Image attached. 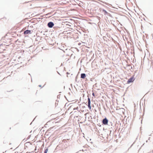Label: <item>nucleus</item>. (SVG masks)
<instances>
[{
  "mask_svg": "<svg viewBox=\"0 0 153 153\" xmlns=\"http://www.w3.org/2000/svg\"><path fill=\"white\" fill-rule=\"evenodd\" d=\"M134 80V79L133 77H131L128 79L127 82V83L129 84L130 82H133Z\"/></svg>",
  "mask_w": 153,
  "mask_h": 153,
  "instance_id": "2",
  "label": "nucleus"
},
{
  "mask_svg": "<svg viewBox=\"0 0 153 153\" xmlns=\"http://www.w3.org/2000/svg\"><path fill=\"white\" fill-rule=\"evenodd\" d=\"M92 94L93 96H94V93H93Z\"/></svg>",
  "mask_w": 153,
  "mask_h": 153,
  "instance_id": "14",
  "label": "nucleus"
},
{
  "mask_svg": "<svg viewBox=\"0 0 153 153\" xmlns=\"http://www.w3.org/2000/svg\"><path fill=\"white\" fill-rule=\"evenodd\" d=\"M56 103H55L56 106Z\"/></svg>",
  "mask_w": 153,
  "mask_h": 153,
  "instance_id": "17",
  "label": "nucleus"
},
{
  "mask_svg": "<svg viewBox=\"0 0 153 153\" xmlns=\"http://www.w3.org/2000/svg\"><path fill=\"white\" fill-rule=\"evenodd\" d=\"M57 122H56L55 123H57Z\"/></svg>",
  "mask_w": 153,
  "mask_h": 153,
  "instance_id": "19",
  "label": "nucleus"
},
{
  "mask_svg": "<svg viewBox=\"0 0 153 153\" xmlns=\"http://www.w3.org/2000/svg\"><path fill=\"white\" fill-rule=\"evenodd\" d=\"M54 25V23L52 22H49L47 24L49 28L52 27Z\"/></svg>",
  "mask_w": 153,
  "mask_h": 153,
  "instance_id": "1",
  "label": "nucleus"
},
{
  "mask_svg": "<svg viewBox=\"0 0 153 153\" xmlns=\"http://www.w3.org/2000/svg\"><path fill=\"white\" fill-rule=\"evenodd\" d=\"M28 75H30V76H31V78H31V76L30 74L29 73V74H28ZM31 82H32V78H31Z\"/></svg>",
  "mask_w": 153,
  "mask_h": 153,
  "instance_id": "9",
  "label": "nucleus"
},
{
  "mask_svg": "<svg viewBox=\"0 0 153 153\" xmlns=\"http://www.w3.org/2000/svg\"><path fill=\"white\" fill-rule=\"evenodd\" d=\"M38 16V15H36V16Z\"/></svg>",
  "mask_w": 153,
  "mask_h": 153,
  "instance_id": "15",
  "label": "nucleus"
},
{
  "mask_svg": "<svg viewBox=\"0 0 153 153\" xmlns=\"http://www.w3.org/2000/svg\"><path fill=\"white\" fill-rule=\"evenodd\" d=\"M57 146L56 147V149H55V150H56V149L57 148Z\"/></svg>",
  "mask_w": 153,
  "mask_h": 153,
  "instance_id": "12",
  "label": "nucleus"
},
{
  "mask_svg": "<svg viewBox=\"0 0 153 153\" xmlns=\"http://www.w3.org/2000/svg\"><path fill=\"white\" fill-rule=\"evenodd\" d=\"M48 151V149L47 148L46 149H45L44 153H47Z\"/></svg>",
  "mask_w": 153,
  "mask_h": 153,
  "instance_id": "7",
  "label": "nucleus"
},
{
  "mask_svg": "<svg viewBox=\"0 0 153 153\" xmlns=\"http://www.w3.org/2000/svg\"><path fill=\"white\" fill-rule=\"evenodd\" d=\"M103 11L104 12V14L105 15H106L108 14V13L105 10H103Z\"/></svg>",
  "mask_w": 153,
  "mask_h": 153,
  "instance_id": "8",
  "label": "nucleus"
},
{
  "mask_svg": "<svg viewBox=\"0 0 153 153\" xmlns=\"http://www.w3.org/2000/svg\"><path fill=\"white\" fill-rule=\"evenodd\" d=\"M149 81H151V82H152V80H149Z\"/></svg>",
  "mask_w": 153,
  "mask_h": 153,
  "instance_id": "13",
  "label": "nucleus"
},
{
  "mask_svg": "<svg viewBox=\"0 0 153 153\" xmlns=\"http://www.w3.org/2000/svg\"><path fill=\"white\" fill-rule=\"evenodd\" d=\"M86 77V75L85 74H82L81 75V77L83 79H85Z\"/></svg>",
  "mask_w": 153,
  "mask_h": 153,
  "instance_id": "6",
  "label": "nucleus"
},
{
  "mask_svg": "<svg viewBox=\"0 0 153 153\" xmlns=\"http://www.w3.org/2000/svg\"><path fill=\"white\" fill-rule=\"evenodd\" d=\"M25 3H27V2H26Z\"/></svg>",
  "mask_w": 153,
  "mask_h": 153,
  "instance_id": "18",
  "label": "nucleus"
},
{
  "mask_svg": "<svg viewBox=\"0 0 153 153\" xmlns=\"http://www.w3.org/2000/svg\"><path fill=\"white\" fill-rule=\"evenodd\" d=\"M32 33L31 30H26L24 32V34L25 35L27 34H31Z\"/></svg>",
  "mask_w": 153,
  "mask_h": 153,
  "instance_id": "3",
  "label": "nucleus"
},
{
  "mask_svg": "<svg viewBox=\"0 0 153 153\" xmlns=\"http://www.w3.org/2000/svg\"><path fill=\"white\" fill-rule=\"evenodd\" d=\"M39 19H41V18H39Z\"/></svg>",
  "mask_w": 153,
  "mask_h": 153,
  "instance_id": "16",
  "label": "nucleus"
},
{
  "mask_svg": "<svg viewBox=\"0 0 153 153\" xmlns=\"http://www.w3.org/2000/svg\"><path fill=\"white\" fill-rule=\"evenodd\" d=\"M39 87H41L42 86H41V85H39Z\"/></svg>",
  "mask_w": 153,
  "mask_h": 153,
  "instance_id": "11",
  "label": "nucleus"
},
{
  "mask_svg": "<svg viewBox=\"0 0 153 153\" xmlns=\"http://www.w3.org/2000/svg\"><path fill=\"white\" fill-rule=\"evenodd\" d=\"M78 109V107H77V108H74V110H76Z\"/></svg>",
  "mask_w": 153,
  "mask_h": 153,
  "instance_id": "10",
  "label": "nucleus"
},
{
  "mask_svg": "<svg viewBox=\"0 0 153 153\" xmlns=\"http://www.w3.org/2000/svg\"><path fill=\"white\" fill-rule=\"evenodd\" d=\"M88 107L90 109H91L90 99L89 98H88Z\"/></svg>",
  "mask_w": 153,
  "mask_h": 153,
  "instance_id": "5",
  "label": "nucleus"
},
{
  "mask_svg": "<svg viewBox=\"0 0 153 153\" xmlns=\"http://www.w3.org/2000/svg\"><path fill=\"white\" fill-rule=\"evenodd\" d=\"M108 120L105 118L103 119L102 120V123L104 125H107L108 123Z\"/></svg>",
  "mask_w": 153,
  "mask_h": 153,
  "instance_id": "4",
  "label": "nucleus"
}]
</instances>
